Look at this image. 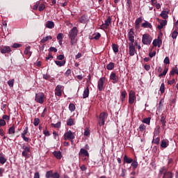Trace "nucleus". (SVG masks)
<instances>
[{
  "label": "nucleus",
  "mask_w": 178,
  "mask_h": 178,
  "mask_svg": "<svg viewBox=\"0 0 178 178\" xmlns=\"http://www.w3.org/2000/svg\"><path fill=\"white\" fill-rule=\"evenodd\" d=\"M159 175H163L162 178H173L175 175L172 171H168V168L163 166L159 170Z\"/></svg>",
  "instance_id": "f257e3e1"
},
{
  "label": "nucleus",
  "mask_w": 178,
  "mask_h": 178,
  "mask_svg": "<svg viewBox=\"0 0 178 178\" xmlns=\"http://www.w3.org/2000/svg\"><path fill=\"white\" fill-rule=\"evenodd\" d=\"M142 42L144 45H151V42H152V37L148 33L143 34L142 37Z\"/></svg>",
  "instance_id": "f03ea898"
},
{
  "label": "nucleus",
  "mask_w": 178,
  "mask_h": 178,
  "mask_svg": "<svg viewBox=\"0 0 178 178\" xmlns=\"http://www.w3.org/2000/svg\"><path fill=\"white\" fill-rule=\"evenodd\" d=\"M35 101L38 104H44L45 101V95L42 92H39L35 95Z\"/></svg>",
  "instance_id": "7ed1b4c3"
},
{
  "label": "nucleus",
  "mask_w": 178,
  "mask_h": 178,
  "mask_svg": "<svg viewBox=\"0 0 178 178\" xmlns=\"http://www.w3.org/2000/svg\"><path fill=\"white\" fill-rule=\"evenodd\" d=\"M106 119H108V113H101L99 115V126H104L105 124V120Z\"/></svg>",
  "instance_id": "20e7f679"
},
{
  "label": "nucleus",
  "mask_w": 178,
  "mask_h": 178,
  "mask_svg": "<svg viewBox=\"0 0 178 178\" xmlns=\"http://www.w3.org/2000/svg\"><path fill=\"white\" fill-rule=\"evenodd\" d=\"M136 92L134 90H130L129 92V104L133 105L134 101H136Z\"/></svg>",
  "instance_id": "39448f33"
},
{
  "label": "nucleus",
  "mask_w": 178,
  "mask_h": 178,
  "mask_svg": "<svg viewBox=\"0 0 178 178\" xmlns=\"http://www.w3.org/2000/svg\"><path fill=\"white\" fill-rule=\"evenodd\" d=\"M105 77H102L97 82V88L99 91H104V84H105Z\"/></svg>",
  "instance_id": "423d86ee"
},
{
  "label": "nucleus",
  "mask_w": 178,
  "mask_h": 178,
  "mask_svg": "<svg viewBox=\"0 0 178 178\" xmlns=\"http://www.w3.org/2000/svg\"><path fill=\"white\" fill-rule=\"evenodd\" d=\"M113 84H116L119 82V76L116 75L115 72H111L109 77Z\"/></svg>",
  "instance_id": "0eeeda50"
},
{
  "label": "nucleus",
  "mask_w": 178,
  "mask_h": 178,
  "mask_svg": "<svg viewBox=\"0 0 178 178\" xmlns=\"http://www.w3.org/2000/svg\"><path fill=\"white\" fill-rule=\"evenodd\" d=\"M0 52L2 54H9L10 52H12V49L9 46L2 45V46H0Z\"/></svg>",
  "instance_id": "6e6552de"
},
{
  "label": "nucleus",
  "mask_w": 178,
  "mask_h": 178,
  "mask_svg": "<svg viewBox=\"0 0 178 178\" xmlns=\"http://www.w3.org/2000/svg\"><path fill=\"white\" fill-rule=\"evenodd\" d=\"M134 31L133 29H131L128 33V38L129 41H130V44H134Z\"/></svg>",
  "instance_id": "1a4fd4ad"
},
{
  "label": "nucleus",
  "mask_w": 178,
  "mask_h": 178,
  "mask_svg": "<svg viewBox=\"0 0 178 178\" xmlns=\"http://www.w3.org/2000/svg\"><path fill=\"white\" fill-rule=\"evenodd\" d=\"M29 133V127H26L25 129L24 130L23 133L21 134L22 138L24 140V141H26V143H29L30 140V138L28 137H26V135Z\"/></svg>",
  "instance_id": "9d476101"
},
{
  "label": "nucleus",
  "mask_w": 178,
  "mask_h": 178,
  "mask_svg": "<svg viewBox=\"0 0 178 178\" xmlns=\"http://www.w3.org/2000/svg\"><path fill=\"white\" fill-rule=\"evenodd\" d=\"M64 140H74V135L72 131H68L64 134Z\"/></svg>",
  "instance_id": "9b49d317"
},
{
  "label": "nucleus",
  "mask_w": 178,
  "mask_h": 178,
  "mask_svg": "<svg viewBox=\"0 0 178 178\" xmlns=\"http://www.w3.org/2000/svg\"><path fill=\"white\" fill-rule=\"evenodd\" d=\"M63 86L58 85L55 88V95L57 97H62V88Z\"/></svg>",
  "instance_id": "f8f14e48"
},
{
  "label": "nucleus",
  "mask_w": 178,
  "mask_h": 178,
  "mask_svg": "<svg viewBox=\"0 0 178 178\" xmlns=\"http://www.w3.org/2000/svg\"><path fill=\"white\" fill-rule=\"evenodd\" d=\"M129 54L130 56H134V54H136V47H134V43H129Z\"/></svg>",
  "instance_id": "ddd939ff"
},
{
  "label": "nucleus",
  "mask_w": 178,
  "mask_h": 178,
  "mask_svg": "<svg viewBox=\"0 0 178 178\" xmlns=\"http://www.w3.org/2000/svg\"><path fill=\"white\" fill-rule=\"evenodd\" d=\"M77 27L74 26L72 29V30L70 31L69 38H76L77 37Z\"/></svg>",
  "instance_id": "4468645a"
},
{
  "label": "nucleus",
  "mask_w": 178,
  "mask_h": 178,
  "mask_svg": "<svg viewBox=\"0 0 178 178\" xmlns=\"http://www.w3.org/2000/svg\"><path fill=\"white\" fill-rule=\"evenodd\" d=\"M22 149H24V151L22 153V156H24L25 158H26L27 155H29V152H30V147H27L26 145H24L22 147Z\"/></svg>",
  "instance_id": "2eb2a0df"
},
{
  "label": "nucleus",
  "mask_w": 178,
  "mask_h": 178,
  "mask_svg": "<svg viewBox=\"0 0 178 178\" xmlns=\"http://www.w3.org/2000/svg\"><path fill=\"white\" fill-rule=\"evenodd\" d=\"M140 23H143V17H140L136 19L135 29L138 30L140 29Z\"/></svg>",
  "instance_id": "dca6fc26"
},
{
  "label": "nucleus",
  "mask_w": 178,
  "mask_h": 178,
  "mask_svg": "<svg viewBox=\"0 0 178 178\" xmlns=\"http://www.w3.org/2000/svg\"><path fill=\"white\" fill-rule=\"evenodd\" d=\"M123 161L124 163H131V162H133V159L129 157L127 154H124Z\"/></svg>",
  "instance_id": "f3484780"
},
{
  "label": "nucleus",
  "mask_w": 178,
  "mask_h": 178,
  "mask_svg": "<svg viewBox=\"0 0 178 178\" xmlns=\"http://www.w3.org/2000/svg\"><path fill=\"white\" fill-rule=\"evenodd\" d=\"M169 146V140L163 139L161 140V148H167Z\"/></svg>",
  "instance_id": "a211bd4d"
},
{
  "label": "nucleus",
  "mask_w": 178,
  "mask_h": 178,
  "mask_svg": "<svg viewBox=\"0 0 178 178\" xmlns=\"http://www.w3.org/2000/svg\"><path fill=\"white\" fill-rule=\"evenodd\" d=\"M141 27H143V29H152V24H151L148 21H145L142 24Z\"/></svg>",
  "instance_id": "6ab92c4d"
},
{
  "label": "nucleus",
  "mask_w": 178,
  "mask_h": 178,
  "mask_svg": "<svg viewBox=\"0 0 178 178\" xmlns=\"http://www.w3.org/2000/svg\"><path fill=\"white\" fill-rule=\"evenodd\" d=\"M90 95V88H88V86H87L86 88H85L83 93V98L86 99V98H88Z\"/></svg>",
  "instance_id": "aec40b11"
},
{
  "label": "nucleus",
  "mask_w": 178,
  "mask_h": 178,
  "mask_svg": "<svg viewBox=\"0 0 178 178\" xmlns=\"http://www.w3.org/2000/svg\"><path fill=\"white\" fill-rule=\"evenodd\" d=\"M53 155L56 159H62V152L60 151H54Z\"/></svg>",
  "instance_id": "412c9836"
},
{
  "label": "nucleus",
  "mask_w": 178,
  "mask_h": 178,
  "mask_svg": "<svg viewBox=\"0 0 178 178\" xmlns=\"http://www.w3.org/2000/svg\"><path fill=\"white\" fill-rule=\"evenodd\" d=\"M8 159L5 158V155H3L2 153H0V164L1 165H5L6 163V161Z\"/></svg>",
  "instance_id": "4be33fe9"
},
{
  "label": "nucleus",
  "mask_w": 178,
  "mask_h": 178,
  "mask_svg": "<svg viewBox=\"0 0 178 178\" xmlns=\"http://www.w3.org/2000/svg\"><path fill=\"white\" fill-rule=\"evenodd\" d=\"M79 155H83V156H90V154H88V151L83 148L80 149Z\"/></svg>",
  "instance_id": "5701e85b"
},
{
  "label": "nucleus",
  "mask_w": 178,
  "mask_h": 178,
  "mask_svg": "<svg viewBox=\"0 0 178 178\" xmlns=\"http://www.w3.org/2000/svg\"><path fill=\"white\" fill-rule=\"evenodd\" d=\"M166 24H168V21L166 19L162 20L160 22V25H158L157 28L159 29V30H162L163 29V26H166Z\"/></svg>",
  "instance_id": "b1692460"
},
{
  "label": "nucleus",
  "mask_w": 178,
  "mask_h": 178,
  "mask_svg": "<svg viewBox=\"0 0 178 178\" xmlns=\"http://www.w3.org/2000/svg\"><path fill=\"white\" fill-rule=\"evenodd\" d=\"M47 29H54L55 27V23L52 21H47L46 23Z\"/></svg>",
  "instance_id": "393cba45"
},
{
  "label": "nucleus",
  "mask_w": 178,
  "mask_h": 178,
  "mask_svg": "<svg viewBox=\"0 0 178 178\" xmlns=\"http://www.w3.org/2000/svg\"><path fill=\"white\" fill-rule=\"evenodd\" d=\"M79 23L86 24L87 23V16L86 15H82L79 19Z\"/></svg>",
  "instance_id": "a878e982"
},
{
  "label": "nucleus",
  "mask_w": 178,
  "mask_h": 178,
  "mask_svg": "<svg viewBox=\"0 0 178 178\" xmlns=\"http://www.w3.org/2000/svg\"><path fill=\"white\" fill-rule=\"evenodd\" d=\"M146 129H147V126H145V124H141L138 129V130H139L140 133H143L144 131H145Z\"/></svg>",
  "instance_id": "bb28decb"
},
{
  "label": "nucleus",
  "mask_w": 178,
  "mask_h": 178,
  "mask_svg": "<svg viewBox=\"0 0 178 178\" xmlns=\"http://www.w3.org/2000/svg\"><path fill=\"white\" fill-rule=\"evenodd\" d=\"M107 70H113L115 69V63H109L106 65Z\"/></svg>",
  "instance_id": "cd10ccee"
},
{
  "label": "nucleus",
  "mask_w": 178,
  "mask_h": 178,
  "mask_svg": "<svg viewBox=\"0 0 178 178\" xmlns=\"http://www.w3.org/2000/svg\"><path fill=\"white\" fill-rule=\"evenodd\" d=\"M168 13L167 11L163 10L160 14V16H161V17H163L165 20H166V19L169 17V16L168 15Z\"/></svg>",
  "instance_id": "c85d7f7f"
},
{
  "label": "nucleus",
  "mask_w": 178,
  "mask_h": 178,
  "mask_svg": "<svg viewBox=\"0 0 178 178\" xmlns=\"http://www.w3.org/2000/svg\"><path fill=\"white\" fill-rule=\"evenodd\" d=\"M49 40H52V36L49 35V36H46L44 38H43L41 40L40 42H42V44H44V42H47V41Z\"/></svg>",
  "instance_id": "c756f323"
},
{
  "label": "nucleus",
  "mask_w": 178,
  "mask_h": 178,
  "mask_svg": "<svg viewBox=\"0 0 178 178\" xmlns=\"http://www.w3.org/2000/svg\"><path fill=\"white\" fill-rule=\"evenodd\" d=\"M131 163V165L133 168V170H136V168H138V162H137L136 160H133Z\"/></svg>",
  "instance_id": "7c9ffc66"
},
{
  "label": "nucleus",
  "mask_w": 178,
  "mask_h": 178,
  "mask_svg": "<svg viewBox=\"0 0 178 178\" xmlns=\"http://www.w3.org/2000/svg\"><path fill=\"white\" fill-rule=\"evenodd\" d=\"M175 74H178V68H177V67H175L172 68L170 73V76H175Z\"/></svg>",
  "instance_id": "2f4dec72"
},
{
  "label": "nucleus",
  "mask_w": 178,
  "mask_h": 178,
  "mask_svg": "<svg viewBox=\"0 0 178 178\" xmlns=\"http://www.w3.org/2000/svg\"><path fill=\"white\" fill-rule=\"evenodd\" d=\"M54 62H55L56 65H57V66H60V67L65 66V65L66 63L65 60H63V61L55 60Z\"/></svg>",
  "instance_id": "473e14b6"
},
{
  "label": "nucleus",
  "mask_w": 178,
  "mask_h": 178,
  "mask_svg": "<svg viewBox=\"0 0 178 178\" xmlns=\"http://www.w3.org/2000/svg\"><path fill=\"white\" fill-rule=\"evenodd\" d=\"M111 23H112V18L111 17V16H108L107 19L104 21V24L109 27Z\"/></svg>",
  "instance_id": "72a5a7b5"
},
{
  "label": "nucleus",
  "mask_w": 178,
  "mask_h": 178,
  "mask_svg": "<svg viewBox=\"0 0 178 178\" xmlns=\"http://www.w3.org/2000/svg\"><path fill=\"white\" fill-rule=\"evenodd\" d=\"M112 48H113V52H115V54H118V52H119V46L118 44H113Z\"/></svg>",
  "instance_id": "f704fd0d"
},
{
  "label": "nucleus",
  "mask_w": 178,
  "mask_h": 178,
  "mask_svg": "<svg viewBox=\"0 0 178 178\" xmlns=\"http://www.w3.org/2000/svg\"><path fill=\"white\" fill-rule=\"evenodd\" d=\"M160 129H161V127L159 125H157L156 127V129H154V136H159V133H160L159 130H160Z\"/></svg>",
  "instance_id": "c9c22d12"
},
{
  "label": "nucleus",
  "mask_w": 178,
  "mask_h": 178,
  "mask_svg": "<svg viewBox=\"0 0 178 178\" xmlns=\"http://www.w3.org/2000/svg\"><path fill=\"white\" fill-rule=\"evenodd\" d=\"M127 96V92H126V90H124V91L121 92V101H122V102H123L124 101Z\"/></svg>",
  "instance_id": "e433bc0d"
},
{
  "label": "nucleus",
  "mask_w": 178,
  "mask_h": 178,
  "mask_svg": "<svg viewBox=\"0 0 178 178\" xmlns=\"http://www.w3.org/2000/svg\"><path fill=\"white\" fill-rule=\"evenodd\" d=\"M169 70V69L168 67H165L164 68V70L162 73H161L160 74H159V77H163V76H165L167 73H168V71Z\"/></svg>",
  "instance_id": "4c0bfd02"
},
{
  "label": "nucleus",
  "mask_w": 178,
  "mask_h": 178,
  "mask_svg": "<svg viewBox=\"0 0 178 178\" xmlns=\"http://www.w3.org/2000/svg\"><path fill=\"white\" fill-rule=\"evenodd\" d=\"M15 124H13L12 127H10L8 129V134H15Z\"/></svg>",
  "instance_id": "58836bf2"
},
{
  "label": "nucleus",
  "mask_w": 178,
  "mask_h": 178,
  "mask_svg": "<svg viewBox=\"0 0 178 178\" xmlns=\"http://www.w3.org/2000/svg\"><path fill=\"white\" fill-rule=\"evenodd\" d=\"M53 177H54V172L52 170H49L46 172V178H53Z\"/></svg>",
  "instance_id": "ea45409f"
},
{
  "label": "nucleus",
  "mask_w": 178,
  "mask_h": 178,
  "mask_svg": "<svg viewBox=\"0 0 178 178\" xmlns=\"http://www.w3.org/2000/svg\"><path fill=\"white\" fill-rule=\"evenodd\" d=\"M143 123H145V124H151V118H146L143 120Z\"/></svg>",
  "instance_id": "a19ab883"
},
{
  "label": "nucleus",
  "mask_w": 178,
  "mask_h": 178,
  "mask_svg": "<svg viewBox=\"0 0 178 178\" xmlns=\"http://www.w3.org/2000/svg\"><path fill=\"white\" fill-rule=\"evenodd\" d=\"M126 2L128 10H131V6L133 5V2L131 1V0H126Z\"/></svg>",
  "instance_id": "79ce46f5"
},
{
  "label": "nucleus",
  "mask_w": 178,
  "mask_h": 178,
  "mask_svg": "<svg viewBox=\"0 0 178 178\" xmlns=\"http://www.w3.org/2000/svg\"><path fill=\"white\" fill-rule=\"evenodd\" d=\"M71 45H76L77 44V39L76 38H70Z\"/></svg>",
  "instance_id": "37998d69"
},
{
  "label": "nucleus",
  "mask_w": 178,
  "mask_h": 178,
  "mask_svg": "<svg viewBox=\"0 0 178 178\" xmlns=\"http://www.w3.org/2000/svg\"><path fill=\"white\" fill-rule=\"evenodd\" d=\"M73 124H74V121L72 118L67 120V126H73Z\"/></svg>",
  "instance_id": "c03bdc74"
},
{
  "label": "nucleus",
  "mask_w": 178,
  "mask_h": 178,
  "mask_svg": "<svg viewBox=\"0 0 178 178\" xmlns=\"http://www.w3.org/2000/svg\"><path fill=\"white\" fill-rule=\"evenodd\" d=\"M69 109L70 111H71V112H74V111L76 110V106H74V104H70L69 105Z\"/></svg>",
  "instance_id": "a18cd8bd"
},
{
  "label": "nucleus",
  "mask_w": 178,
  "mask_h": 178,
  "mask_svg": "<svg viewBox=\"0 0 178 178\" xmlns=\"http://www.w3.org/2000/svg\"><path fill=\"white\" fill-rule=\"evenodd\" d=\"M14 84H15V79H10L8 81V85L9 86V87H10V88L13 87Z\"/></svg>",
  "instance_id": "49530a36"
},
{
  "label": "nucleus",
  "mask_w": 178,
  "mask_h": 178,
  "mask_svg": "<svg viewBox=\"0 0 178 178\" xmlns=\"http://www.w3.org/2000/svg\"><path fill=\"white\" fill-rule=\"evenodd\" d=\"M177 35H178V32L177 31H173L171 34V37L172 38H173V40H176V38H177Z\"/></svg>",
  "instance_id": "de8ad7c7"
},
{
  "label": "nucleus",
  "mask_w": 178,
  "mask_h": 178,
  "mask_svg": "<svg viewBox=\"0 0 178 178\" xmlns=\"http://www.w3.org/2000/svg\"><path fill=\"white\" fill-rule=\"evenodd\" d=\"M160 92L161 94H163L165 92V83H162L160 86Z\"/></svg>",
  "instance_id": "09e8293b"
},
{
  "label": "nucleus",
  "mask_w": 178,
  "mask_h": 178,
  "mask_svg": "<svg viewBox=\"0 0 178 178\" xmlns=\"http://www.w3.org/2000/svg\"><path fill=\"white\" fill-rule=\"evenodd\" d=\"M160 122L161 124L166 123V116H165L163 114L161 115Z\"/></svg>",
  "instance_id": "8fccbe9b"
},
{
  "label": "nucleus",
  "mask_w": 178,
  "mask_h": 178,
  "mask_svg": "<svg viewBox=\"0 0 178 178\" xmlns=\"http://www.w3.org/2000/svg\"><path fill=\"white\" fill-rule=\"evenodd\" d=\"M126 173H127V170L124 168L122 169V172L120 174L121 177H126Z\"/></svg>",
  "instance_id": "3c124183"
},
{
  "label": "nucleus",
  "mask_w": 178,
  "mask_h": 178,
  "mask_svg": "<svg viewBox=\"0 0 178 178\" xmlns=\"http://www.w3.org/2000/svg\"><path fill=\"white\" fill-rule=\"evenodd\" d=\"M33 124L34 126H38V124H40V118H35L33 120Z\"/></svg>",
  "instance_id": "603ef678"
},
{
  "label": "nucleus",
  "mask_w": 178,
  "mask_h": 178,
  "mask_svg": "<svg viewBox=\"0 0 178 178\" xmlns=\"http://www.w3.org/2000/svg\"><path fill=\"white\" fill-rule=\"evenodd\" d=\"M159 141H161V138L159 137L156 138L155 139H153L152 143H154V144H156V145H159Z\"/></svg>",
  "instance_id": "864d4df0"
},
{
  "label": "nucleus",
  "mask_w": 178,
  "mask_h": 178,
  "mask_svg": "<svg viewBox=\"0 0 178 178\" xmlns=\"http://www.w3.org/2000/svg\"><path fill=\"white\" fill-rule=\"evenodd\" d=\"M44 9H45V5L44 4H40L39 6V8H38V10L39 12H42V10H44Z\"/></svg>",
  "instance_id": "5fc2aeb1"
},
{
  "label": "nucleus",
  "mask_w": 178,
  "mask_h": 178,
  "mask_svg": "<svg viewBox=\"0 0 178 178\" xmlns=\"http://www.w3.org/2000/svg\"><path fill=\"white\" fill-rule=\"evenodd\" d=\"M99 38H101V33H97L93 38V40H99Z\"/></svg>",
  "instance_id": "6e6d98bb"
},
{
  "label": "nucleus",
  "mask_w": 178,
  "mask_h": 178,
  "mask_svg": "<svg viewBox=\"0 0 178 178\" xmlns=\"http://www.w3.org/2000/svg\"><path fill=\"white\" fill-rule=\"evenodd\" d=\"M47 128L46 127V129L43 131V134L46 137H49V136H51V134H49V131L47 130Z\"/></svg>",
  "instance_id": "4d7b16f0"
},
{
  "label": "nucleus",
  "mask_w": 178,
  "mask_h": 178,
  "mask_svg": "<svg viewBox=\"0 0 178 178\" xmlns=\"http://www.w3.org/2000/svg\"><path fill=\"white\" fill-rule=\"evenodd\" d=\"M2 126H6V121L0 119V127H2Z\"/></svg>",
  "instance_id": "13d9d810"
},
{
  "label": "nucleus",
  "mask_w": 178,
  "mask_h": 178,
  "mask_svg": "<svg viewBox=\"0 0 178 178\" xmlns=\"http://www.w3.org/2000/svg\"><path fill=\"white\" fill-rule=\"evenodd\" d=\"M163 62L165 65H169L170 63V60L169 59V57H165Z\"/></svg>",
  "instance_id": "bf43d9fd"
},
{
  "label": "nucleus",
  "mask_w": 178,
  "mask_h": 178,
  "mask_svg": "<svg viewBox=\"0 0 178 178\" xmlns=\"http://www.w3.org/2000/svg\"><path fill=\"white\" fill-rule=\"evenodd\" d=\"M40 6V1H38L34 6H33V10H37Z\"/></svg>",
  "instance_id": "052dcab7"
},
{
  "label": "nucleus",
  "mask_w": 178,
  "mask_h": 178,
  "mask_svg": "<svg viewBox=\"0 0 178 178\" xmlns=\"http://www.w3.org/2000/svg\"><path fill=\"white\" fill-rule=\"evenodd\" d=\"M57 40H63V33H58L56 37Z\"/></svg>",
  "instance_id": "680f3d73"
},
{
  "label": "nucleus",
  "mask_w": 178,
  "mask_h": 178,
  "mask_svg": "<svg viewBox=\"0 0 178 178\" xmlns=\"http://www.w3.org/2000/svg\"><path fill=\"white\" fill-rule=\"evenodd\" d=\"M43 79H44V80H49L50 79H51V75H49V74H43Z\"/></svg>",
  "instance_id": "e2e57ef3"
},
{
  "label": "nucleus",
  "mask_w": 178,
  "mask_h": 178,
  "mask_svg": "<svg viewBox=\"0 0 178 178\" xmlns=\"http://www.w3.org/2000/svg\"><path fill=\"white\" fill-rule=\"evenodd\" d=\"M52 127H56L57 129H59L60 127V122H58L56 124H51Z\"/></svg>",
  "instance_id": "0e129e2a"
},
{
  "label": "nucleus",
  "mask_w": 178,
  "mask_h": 178,
  "mask_svg": "<svg viewBox=\"0 0 178 178\" xmlns=\"http://www.w3.org/2000/svg\"><path fill=\"white\" fill-rule=\"evenodd\" d=\"M89 134H90V129H88V128H86L84 131V136H88Z\"/></svg>",
  "instance_id": "69168bd1"
},
{
  "label": "nucleus",
  "mask_w": 178,
  "mask_h": 178,
  "mask_svg": "<svg viewBox=\"0 0 178 178\" xmlns=\"http://www.w3.org/2000/svg\"><path fill=\"white\" fill-rule=\"evenodd\" d=\"M60 175L58 172L53 173V178H60Z\"/></svg>",
  "instance_id": "338daca9"
},
{
  "label": "nucleus",
  "mask_w": 178,
  "mask_h": 178,
  "mask_svg": "<svg viewBox=\"0 0 178 178\" xmlns=\"http://www.w3.org/2000/svg\"><path fill=\"white\" fill-rule=\"evenodd\" d=\"M33 178H40V172H35Z\"/></svg>",
  "instance_id": "774afa93"
}]
</instances>
